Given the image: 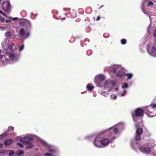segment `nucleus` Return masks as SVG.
I'll list each match as a JSON object with an SVG mask.
<instances>
[{"instance_id":"nucleus-14","label":"nucleus","mask_w":156,"mask_h":156,"mask_svg":"<svg viewBox=\"0 0 156 156\" xmlns=\"http://www.w3.org/2000/svg\"><path fill=\"white\" fill-rule=\"evenodd\" d=\"M3 153H8L10 156H12L14 154V152L13 151H3Z\"/></svg>"},{"instance_id":"nucleus-21","label":"nucleus","mask_w":156,"mask_h":156,"mask_svg":"<svg viewBox=\"0 0 156 156\" xmlns=\"http://www.w3.org/2000/svg\"><path fill=\"white\" fill-rule=\"evenodd\" d=\"M141 139V135H138V134H136V135L135 136V139L137 140H140Z\"/></svg>"},{"instance_id":"nucleus-36","label":"nucleus","mask_w":156,"mask_h":156,"mask_svg":"<svg viewBox=\"0 0 156 156\" xmlns=\"http://www.w3.org/2000/svg\"><path fill=\"white\" fill-rule=\"evenodd\" d=\"M101 18V17L100 16H98L97 18V19H96V20L97 21H98Z\"/></svg>"},{"instance_id":"nucleus-15","label":"nucleus","mask_w":156,"mask_h":156,"mask_svg":"<svg viewBox=\"0 0 156 156\" xmlns=\"http://www.w3.org/2000/svg\"><path fill=\"white\" fill-rule=\"evenodd\" d=\"M33 137H32V141H31V144H27V145H29L26 147V149H31L33 147V144H32L33 141Z\"/></svg>"},{"instance_id":"nucleus-31","label":"nucleus","mask_w":156,"mask_h":156,"mask_svg":"<svg viewBox=\"0 0 156 156\" xmlns=\"http://www.w3.org/2000/svg\"><path fill=\"white\" fill-rule=\"evenodd\" d=\"M17 145L19 146V147H23V144H21L20 143H17Z\"/></svg>"},{"instance_id":"nucleus-42","label":"nucleus","mask_w":156,"mask_h":156,"mask_svg":"<svg viewBox=\"0 0 156 156\" xmlns=\"http://www.w3.org/2000/svg\"><path fill=\"white\" fill-rule=\"evenodd\" d=\"M42 143L44 145H45L46 144V143L44 141L42 142Z\"/></svg>"},{"instance_id":"nucleus-41","label":"nucleus","mask_w":156,"mask_h":156,"mask_svg":"<svg viewBox=\"0 0 156 156\" xmlns=\"http://www.w3.org/2000/svg\"><path fill=\"white\" fill-rule=\"evenodd\" d=\"M154 37H156V32H154Z\"/></svg>"},{"instance_id":"nucleus-51","label":"nucleus","mask_w":156,"mask_h":156,"mask_svg":"<svg viewBox=\"0 0 156 156\" xmlns=\"http://www.w3.org/2000/svg\"><path fill=\"white\" fill-rule=\"evenodd\" d=\"M155 41H156V40H155Z\"/></svg>"},{"instance_id":"nucleus-19","label":"nucleus","mask_w":156,"mask_h":156,"mask_svg":"<svg viewBox=\"0 0 156 156\" xmlns=\"http://www.w3.org/2000/svg\"><path fill=\"white\" fill-rule=\"evenodd\" d=\"M15 45L14 44H11L8 46L9 48L10 49V51H12V50L13 49V46Z\"/></svg>"},{"instance_id":"nucleus-6","label":"nucleus","mask_w":156,"mask_h":156,"mask_svg":"<svg viewBox=\"0 0 156 156\" xmlns=\"http://www.w3.org/2000/svg\"><path fill=\"white\" fill-rule=\"evenodd\" d=\"M113 72L114 73H116L117 76L118 77L122 76L125 74L123 70L122 69H120L118 71L116 69H114Z\"/></svg>"},{"instance_id":"nucleus-25","label":"nucleus","mask_w":156,"mask_h":156,"mask_svg":"<svg viewBox=\"0 0 156 156\" xmlns=\"http://www.w3.org/2000/svg\"><path fill=\"white\" fill-rule=\"evenodd\" d=\"M14 128L11 126H9L8 128V131H12L13 130Z\"/></svg>"},{"instance_id":"nucleus-18","label":"nucleus","mask_w":156,"mask_h":156,"mask_svg":"<svg viewBox=\"0 0 156 156\" xmlns=\"http://www.w3.org/2000/svg\"><path fill=\"white\" fill-rule=\"evenodd\" d=\"M126 76H128L127 80H130L131 79L133 76V75L132 73H127L126 74Z\"/></svg>"},{"instance_id":"nucleus-29","label":"nucleus","mask_w":156,"mask_h":156,"mask_svg":"<svg viewBox=\"0 0 156 156\" xmlns=\"http://www.w3.org/2000/svg\"><path fill=\"white\" fill-rule=\"evenodd\" d=\"M150 106L151 107V108H156V103L154 104L151 105Z\"/></svg>"},{"instance_id":"nucleus-9","label":"nucleus","mask_w":156,"mask_h":156,"mask_svg":"<svg viewBox=\"0 0 156 156\" xmlns=\"http://www.w3.org/2000/svg\"><path fill=\"white\" fill-rule=\"evenodd\" d=\"M97 78L100 81H103L105 79V77L103 75H99L97 76Z\"/></svg>"},{"instance_id":"nucleus-43","label":"nucleus","mask_w":156,"mask_h":156,"mask_svg":"<svg viewBox=\"0 0 156 156\" xmlns=\"http://www.w3.org/2000/svg\"><path fill=\"white\" fill-rule=\"evenodd\" d=\"M3 57V55H0V58H2Z\"/></svg>"},{"instance_id":"nucleus-47","label":"nucleus","mask_w":156,"mask_h":156,"mask_svg":"<svg viewBox=\"0 0 156 156\" xmlns=\"http://www.w3.org/2000/svg\"><path fill=\"white\" fill-rule=\"evenodd\" d=\"M2 50L1 49H0V53H1L2 52Z\"/></svg>"},{"instance_id":"nucleus-5","label":"nucleus","mask_w":156,"mask_h":156,"mask_svg":"<svg viewBox=\"0 0 156 156\" xmlns=\"http://www.w3.org/2000/svg\"><path fill=\"white\" fill-rule=\"evenodd\" d=\"M32 140V137H27L23 138H20V142H23V144L27 145V144H31Z\"/></svg>"},{"instance_id":"nucleus-22","label":"nucleus","mask_w":156,"mask_h":156,"mask_svg":"<svg viewBox=\"0 0 156 156\" xmlns=\"http://www.w3.org/2000/svg\"><path fill=\"white\" fill-rule=\"evenodd\" d=\"M121 42L122 44H125L126 43V40L125 39H122L121 41Z\"/></svg>"},{"instance_id":"nucleus-50","label":"nucleus","mask_w":156,"mask_h":156,"mask_svg":"<svg viewBox=\"0 0 156 156\" xmlns=\"http://www.w3.org/2000/svg\"><path fill=\"white\" fill-rule=\"evenodd\" d=\"M1 2V0H0V3Z\"/></svg>"},{"instance_id":"nucleus-8","label":"nucleus","mask_w":156,"mask_h":156,"mask_svg":"<svg viewBox=\"0 0 156 156\" xmlns=\"http://www.w3.org/2000/svg\"><path fill=\"white\" fill-rule=\"evenodd\" d=\"M13 142L12 140L9 139L5 140L4 144L6 146H9Z\"/></svg>"},{"instance_id":"nucleus-13","label":"nucleus","mask_w":156,"mask_h":156,"mask_svg":"<svg viewBox=\"0 0 156 156\" xmlns=\"http://www.w3.org/2000/svg\"><path fill=\"white\" fill-rule=\"evenodd\" d=\"M110 132V136H111L113 134V133H117L118 131V129L117 128H115L113 130H112V129H110L109 130Z\"/></svg>"},{"instance_id":"nucleus-26","label":"nucleus","mask_w":156,"mask_h":156,"mask_svg":"<svg viewBox=\"0 0 156 156\" xmlns=\"http://www.w3.org/2000/svg\"><path fill=\"white\" fill-rule=\"evenodd\" d=\"M24 48V45L23 44L21 45L19 47V51H21L23 50Z\"/></svg>"},{"instance_id":"nucleus-35","label":"nucleus","mask_w":156,"mask_h":156,"mask_svg":"<svg viewBox=\"0 0 156 156\" xmlns=\"http://www.w3.org/2000/svg\"><path fill=\"white\" fill-rule=\"evenodd\" d=\"M12 22V21L10 20H5V22L7 23H9V22Z\"/></svg>"},{"instance_id":"nucleus-34","label":"nucleus","mask_w":156,"mask_h":156,"mask_svg":"<svg viewBox=\"0 0 156 156\" xmlns=\"http://www.w3.org/2000/svg\"><path fill=\"white\" fill-rule=\"evenodd\" d=\"M0 13L3 15L7 17L5 13H3L2 11H1L0 10Z\"/></svg>"},{"instance_id":"nucleus-24","label":"nucleus","mask_w":156,"mask_h":156,"mask_svg":"<svg viewBox=\"0 0 156 156\" xmlns=\"http://www.w3.org/2000/svg\"><path fill=\"white\" fill-rule=\"evenodd\" d=\"M156 51V46H153L152 47L151 52V53H153L154 52Z\"/></svg>"},{"instance_id":"nucleus-39","label":"nucleus","mask_w":156,"mask_h":156,"mask_svg":"<svg viewBox=\"0 0 156 156\" xmlns=\"http://www.w3.org/2000/svg\"><path fill=\"white\" fill-rule=\"evenodd\" d=\"M117 98V96H114L113 97V99H114V100H115V99H116Z\"/></svg>"},{"instance_id":"nucleus-40","label":"nucleus","mask_w":156,"mask_h":156,"mask_svg":"<svg viewBox=\"0 0 156 156\" xmlns=\"http://www.w3.org/2000/svg\"><path fill=\"white\" fill-rule=\"evenodd\" d=\"M116 137L115 136H113L112 138V141H113L114 139H115Z\"/></svg>"},{"instance_id":"nucleus-10","label":"nucleus","mask_w":156,"mask_h":156,"mask_svg":"<svg viewBox=\"0 0 156 156\" xmlns=\"http://www.w3.org/2000/svg\"><path fill=\"white\" fill-rule=\"evenodd\" d=\"M8 49H7L6 51V54H8L9 56V59H13L15 57V55L13 53H9L7 52L8 51Z\"/></svg>"},{"instance_id":"nucleus-1","label":"nucleus","mask_w":156,"mask_h":156,"mask_svg":"<svg viewBox=\"0 0 156 156\" xmlns=\"http://www.w3.org/2000/svg\"><path fill=\"white\" fill-rule=\"evenodd\" d=\"M2 9L5 12L9 14L11 10V5L10 2H3L2 5Z\"/></svg>"},{"instance_id":"nucleus-11","label":"nucleus","mask_w":156,"mask_h":156,"mask_svg":"<svg viewBox=\"0 0 156 156\" xmlns=\"http://www.w3.org/2000/svg\"><path fill=\"white\" fill-rule=\"evenodd\" d=\"M20 35L22 37H24L25 35V31L24 29L21 28L20 29Z\"/></svg>"},{"instance_id":"nucleus-49","label":"nucleus","mask_w":156,"mask_h":156,"mask_svg":"<svg viewBox=\"0 0 156 156\" xmlns=\"http://www.w3.org/2000/svg\"><path fill=\"white\" fill-rule=\"evenodd\" d=\"M103 6V5H102L99 8V9H100V8H101L102 6Z\"/></svg>"},{"instance_id":"nucleus-23","label":"nucleus","mask_w":156,"mask_h":156,"mask_svg":"<svg viewBox=\"0 0 156 156\" xmlns=\"http://www.w3.org/2000/svg\"><path fill=\"white\" fill-rule=\"evenodd\" d=\"M24 153V152L22 150H20L18 152L17 154L18 155H20L23 154Z\"/></svg>"},{"instance_id":"nucleus-44","label":"nucleus","mask_w":156,"mask_h":156,"mask_svg":"<svg viewBox=\"0 0 156 156\" xmlns=\"http://www.w3.org/2000/svg\"><path fill=\"white\" fill-rule=\"evenodd\" d=\"M2 144L1 143H0V148H2Z\"/></svg>"},{"instance_id":"nucleus-12","label":"nucleus","mask_w":156,"mask_h":156,"mask_svg":"<svg viewBox=\"0 0 156 156\" xmlns=\"http://www.w3.org/2000/svg\"><path fill=\"white\" fill-rule=\"evenodd\" d=\"M143 129L142 128L138 127L136 131V134L141 135L143 132Z\"/></svg>"},{"instance_id":"nucleus-2","label":"nucleus","mask_w":156,"mask_h":156,"mask_svg":"<svg viewBox=\"0 0 156 156\" xmlns=\"http://www.w3.org/2000/svg\"><path fill=\"white\" fill-rule=\"evenodd\" d=\"M139 150L142 152L147 154H149L151 151V148L147 144H144L139 148Z\"/></svg>"},{"instance_id":"nucleus-28","label":"nucleus","mask_w":156,"mask_h":156,"mask_svg":"<svg viewBox=\"0 0 156 156\" xmlns=\"http://www.w3.org/2000/svg\"><path fill=\"white\" fill-rule=\"evenodd\" d=\"M128 85L127 83H125V84L122 86V88L123 89H125L128 87Z\"/></svg>"},{"instance_id":"nucleus-7","label":"nucleus","mask_w":156,"mask_h":156,"mask_svg":"<svg viewBox=\"0 0 156 156\" xmlns=\"http://www.w3.org/2000/svg\"><path fill=\"white\" fill-rule=\"evenodd\" d=\"M101 145L107 146L109 144V140L107 138H104L101 140Z\"/></svg>"},{"instance_id":"nucleus-38","label":"nucleus","mask_w":156,"mask_h":156,"mask_svg":"<svg viewBox=\"0 0 156 156\" xmlns=\"http://www.w3.org/2000/svg\"><path fill=\"white\" fill-rule=\"evenodd\" d=\"M5 20V19L4 18L2 19L1 20V21L2 22H4Z\"/></svg>"},{"instance_id":"nucleus-17","label":"nucleus","mask_w":156,"mask_h":156,"mask_svg":"<svg viewBox=\"0 0 156 156\" xmlns=\"http://www.w3.org/2000/svg\"><path fill=\"white\" fill-rule=\"evenodd\" d=\"M87 89L89 90H91L93 89L94 87L91 85L90 84H88L87 86Z\"/></svg>"},{"instance_id":"nucleus-48","label":"nucleus","mask_w":156,"mask_h":156,"mask_svg":"<svg viewBox=\"0 0 156 156\" xmlns=\"http://www.w3.org/2000/svg\"><path fill=\"white\" fill-rule=\"evenodd\" d=\"M104 133V132H102L101 133H102V134H103Z\"/></svg>"},{"instance_id":"nucleus-45","label":"nucleus","mask_w":156,"mask_h":156,"mask_svg":"<svg viewBox=\"0 0 156 156\" xmlns=\"http://www.w3.org/2000/svg\"><path fill=\"white\" fill-rule=\"evenodd\" d=\"M27 37H29V35H30L29 33V32L27 33Z\"/></svg>"},{"instance_id":"nucleus-3","label":"nucleus","mask_w":156,"mask_h":156,"mask_svg":"<svg viewBox=\"0 0 156 156\" xmlns=\"http://www.w3.org/2000/svg\"><path fill=\"white\" fill-rule=\"evenodd\" d=\"M144 114V111L143 109L137 108L135 111V114H133L132 115L133 118L134 119L136 117L142 116Z\"/></svg>"},{"instance_id":"nucleus-4","label":"nucleus","mask_w":156,"mask_h":156,"mask_svg":"<svg viewBox=\"0 0 156 156\" xmlns=\"http://www.w3.org/2000/svg\"><path fill=\"white\" fill-rule=\"evenodd\" d=\"M101 134L97 136L94 142V144L95 146L98 147H101V140H100L101 138Z\"/></svg>"},{"instance_id":"nucleus-37","label":"nucleus","mask_w":156,"mask_h":156,"mask_svg":"<svg viewBox=\"0 0 156 156\" xmlns=\"http://www.w3.org/2000/svg\"><path fill=\"white\" fill-rule=\"evenodd\" d=\"M150 108H147V112H149L151 113V112L150 111Z\"/></svg>"},{"instance_id":"nucleus-27","label":"nucleus","mask_w":156,"mask_h":156,"mask_svg":"<svg viewBox=\"0 0 156 156\" xmlns=\"http://www.w3.org/2000/svg\"><path fill=\"white\" fill-rule=\"evenodd\" d=\"M48 151L50 152L55 153L56 151L55 149H49L48 150Z\"/></svg>"},{"instance_id":"nucleus-52","label":"nucleus","mask_w":156,"mask_h":156,"mask_svg":"<svg viewBox=\"0 0 156 156\" xmlns=\"http://www.w3.org/2000/svg\"><path fill=\"white\" fill-rule=\"evenodd\" d=\"M1 17V16H0V18Z\"/></svg>"},{"instance_id":"nucleus-33","label":"nucleus","mask_w":156,"mask_h":156,"mask_svg":"<svg viewBox=\"0 0 156 156\" xmlns=\"http://www.w3.org/2000/svg\"><path fill=\"white\" fill-rule=\"evenodd\" d=\"M45 156H52V154L49 153H46L45 154Z\"/></svg>"},{"instance_id":"nucleus-20","label":"nucleus","mask_w":156,"mask_h":156,"mask_svg":"<svg viewBox=\"0 0 156 156\" xmlns=\"http://www.w3.org/2000/svg\"><path fill=\"white\" fill-rule=\"evenodd\" d=\"M11 33L10 31L6 32L5 34V36L6 37H9L10 36Z\"/></svg>"},{"instance_id":"nucleus-16","label":"nucleus","mask_w":156,"mask_h":156,"mask_svg":"<svg viewBox=\"0 0 156 156\" xmlns=\"http://www.w3.org/2000/svg\"><path fill=\"white\" fill-rule=\"evenodd\" d=\"M8 136V134L5 132L0 135V139H1L5 138V137Z\"/></svg>"},{"instance_id":"nucleus-32","label":"nucleus","mask_w":156,"mask_h":156,"mask_svg":"<svg viewBox=\"0 0 156 156\" xmlns=\"http://www.w3.org/2000/svg\"><path fill=\"white\" fill-rule=\"evenodd\" d=\"M9 18L10 19L14 21L18 19V18L17 17L12 18L11 17H9Z\"/></svg>"},{"instance_id":"nucleus-46","label":"nucleus","mask_w":156,"mask_h":156,"mask_svg":"<svg viewBox=\"0 0 156 156\" xmlns=\"http://www.w3.org/2000/svg\"><path fill=\"white\" fill-rule=\"evenodd\" d=\"M115 90H119V88L118 87H116L115 88Z\"/></svg>"},{"instance_id":"nucleus-30","label":"nucleus","mask_w":156,"mask_h":156,"mask_svg":"<svg viewBox=\"0 0 156 156\" xmlns=\"http://www.w3.org/2000/svg\"><path fill=\"white\" fill-rule=\"evenodd\" d=\"M153 5V2H152L150 1H149L148 2V4H147V5L148 6H151Z\"/></svg>"}]
</instances>
